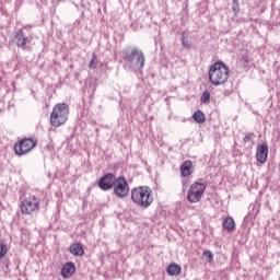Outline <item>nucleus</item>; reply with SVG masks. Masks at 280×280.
<instances>
[{"label":"nucleus","instance_id":"obj_1","mask_svg":"<svg viewBox=\"0 0 280 280\" xmlns=\"http://www.w3.org/2000/svg\"><path fill=\"white\" fill-rule=\"evenodd\" d=\"M229 67L222 61H218L209 69V80L214 86H220L229 80Z\"/></svg>","mask_w":280,"mask_h":280},{"label":"nucleus","instance_id":"obj_2","mask_svg":"<svg viewBox=\"0 0 280 280\" xmlns=\"http://www.w3.org/2000/svg\"><path fill=\"white\" fill-rule=\"evenodd\" d=\"M67 119H69V105L67 103L56 104L50 114V125L54 128H60L67 124Z\"/></svg>","mask_w":280,"mask_h":280},{"label":"nucleus","instance_id":"obj_3","mask_svg":"<svg viewBox=\"0 0 280 280\" xmlns=\"http://www.w3.org/2000/svg\"><path fill=\"white\" fill-rule=\"evenodd\" d=\"M22 215H34L40 211V199L34 195L25 197L20 205Z\"/></svg>","mask_w":280,"mask_h":280},{"label":"nucleus","instance_id":"obj_4","mask_svg":"<svg viewBox=\"0 0 280 280\" xmlns=\"http://www.w3.org/2000/svg\"><path fill=\"white\" fill-rule=\"evenodd\" d=\"M207 189V182L205 179H198L194 184H191L188 192L187 199L188 202H200L202 200V196H205V190Z\"/></svg>","mask_w":280,"mask_h":280},{"label":"nucleus","instance_id":"obj_5","mask_svg":"<svg viewBox=\"0 0 280 280\" xmlns=\"http://www.w3.org/2000/svg\"><path fill=\"white\" fill-rule=\"evenodd\" d=\"M37 144H38V141L32 138H24L19 140L14 144V152L18 156H23L28 152H32V150H34V148H36Z\"/></svg>","mask_w":280,"mask_h":280},{"label":"nucleus","instance_id":"obj_6","mask_svg":"<svg viewBox=\"0 0 280 280\" xmlns=\"http://www.w3.org/2000/svg\"><path fill=\"white\" fill-rule=\"evenodd\" d=\"M125 60L130 65L133 71L141 70V52L137 48H127L125 50Z\"/></svg>","mask_w":280,"mask_h":280},{"label":"nucleus","instance_id":"obj_7","mask_svg":"<svg viewBox=\"0 0 280 280\" xmlns=\"http://www.w3.org/2000/svg\"><path fill=\"white\" fill-rule=\"evenodd\" d=\"M114 194L117 198H126L128 196L130 188L128 187V182L124 177H117L114 184Z\"/></svg>","mask_w":280,"mask_h":280},{"label":"nucleus","instance_id":"obj_8","mask_svg":"<svg viewBox=\"0 0 280 280\" xmlns=\"http://www.w3.org/2000/svg\"><path fill=\"white\" fill-rule=\"evenodd\" d=\"M13 43H15L16 47H20L24 51H30V49H32L30 46H27L32 43V38L25 36L23 30L15 32Z\"/></svg>","mask_w":280,"mask_h":280},{"label":"nucleus","instance_id":"obj_9","mask_svg":"<svg viewBox=\"0 0 280 280\" xmlns=\"http://www.w3.org/2000/svg\"><path fill=\"white\" fill-rule=\"evenodd\" d=\"M117 182V177L113 173H106L101 179L98 180V187L102 191H108L115 187V183Z\"/></svg>","mask_w":280,"mask_h":280},{"label":"nucleus","instance_id":"obj_10","mask_svg":"<svg viewBox=\"0 0 280 280\" xmlns=\"http://www.w3.org/2000/svg\"><path fill=\"white\" fill-rule=\"evenodd\" d=\"M154 202V198L152 197V189L148 186L141 187V207L148 209L149 206Z\"/></svg>","mask_w":280,"mask_h":280},{"label":"nucleus","instance_id":"obj_11","mask_svg":"<svg viewBox=\"0 0 280 280\" xmlns=\"http://www.w3.org/2000/svg\"><path fill=\"white\" fill-rule=\"evenodd\" d=\"M256 159L258 163H261L262 165L268 161V144L264 143L257 148Z\"/></svg>","mask_w":280,"mask_h":280},{"label":"nucleus","instance_id":"obj_12","mask_svg":"<svg viewBox=\"0 0 280 280\" xmlns=\"http://www.w3.org/2000/svg\"><path fill=\"white\" fill-rule=\"evenodd\" d=\"M73 272H75V264L73 262H67L61 268V277L63 279H69V277L73 276Z\"/></svg>","mask_w":280,"mask_h":280},{"label":"nucleus","instance_id":"obj_13","mask_svg":"<svg viewBox=\"0 0 280 280\" xmlns=\"http://www.w3.org/2000/svg\"><path fill=\"white\" fill-rule=\"evenodd\" d=\"M194 167V163L190 160L185 161L180 165V174L184 178H187V176H191L194 174V171L191 168Z\"/></svg>","mask_w":280,"mask_h":280},{"label":"nucleus","instance_id":"obj_14","mask_svg":"<svg viewBox=\"0 0 280 280\" xmlns=\"http://www.w3.org/2000/svg\"><path fill=\"white\" fill-rule=\"evenodd\" d=\"M70 253L74 255V257H82V255H84V247H82V244L73 243L70 245Z\"/></svg>","mask_w":280,"mask_h":280},{"label":"nucleus","instance_id":"obj_15","mask_svg":"<svg viewBox=\"0 0 280 280\" xmlns=\"http://www.w3.org/2000/svg\"><path fill=\"white\" fill-rule=\"evenodd\" d=\"M131 200L135 202V205L141 207V186L131 190Z\"/></svg>","mask_w":280,"mask_h":280},{"label":"nucleus","instance_id":"obj_16","mask_svg":"<svg viewBox=\"0 0 280 280\" xmlns=\"http://www.w3.org/2000/svg\"><path fill=\"white\" fill-rule=\"evenodd\" d=\"M180 266L179 265H176V264H171L168 267H167V273L171 276V277H178V275H180Z\"/></svg>","mask_w":280,"mask_h":280},{"label":"nucleus","instance_id":"obj_17","mask_svg":"<svg viewBox=\"0 0 280 280\" xmlns=\"http://www.w3.org/2000/svg\"><path fill=\"white\" fill-rule=\"evenodd\" d=\"M223 226L226 231H235V220L232 217H228L223 220Z\"/></svg>","mask_w":280,"mask_h":280},{"label":"nucleus","instance_id":"obj_18","mask_svg":"<svg viewBox=\"0 0 280 280\" xmlns=\"http://www.w3.org/2000/svg\"><path fill=\"white\" fill-rule=\"evenodd\" d=\"M192 119L197 121V124H205L207 121V117L205 116V113L202 110H197L192 115Z\"/></svg>","mask_w":280,"mask_h":280},{"label":"nucleus","instance_id":"obj_19","mask_svg":"<svg viewBox=\"0 0 280 280\" xmlns=\"http://www.w3.org/2000/svg\"><path fill=\"white\" fill-rule=\"evenodd\" d=\"M182 45L183 47H185V49H190L191 48V44L189 43V35L182 33Z\"/></svg>","mask_w":280,"mask_h":280},{"label":"nucleus","instance_id":"obj_20","mask_svg":"<svg viewBox=\"0 0 280 280\" xmlns=\"http://www.w3.org/2000/svg\"><path fill=\"white\" fill-rule=\"evenodd\" d=\"M241 62H242V67H244V69H248V67H250V59H248V54L242 55Z\"/></svg>","mask_w":280,"mask_h":280},{"label":"nucleus","instance_id":"obj_21","mask_svg":"<svg viewBox=\"0 0 280 280\" xmlns=\"http://www.w3.org/2000/svg\"><path fill=\"white\" fill-rule=\"evenodd\" d=\"M97 54H95V52H93L92 54V58H91V60H90V62H89V68L90 69H97Z\"/></svg>","mask_w":280,"mask_h":280},{"label":"nucleus","instance_id":"obj_22","mask_svg":"<svg viewBox=\"0 0 280 280\" xmlns=\"http://www.w3.org/2000/svg\"><path fill=\"white\" fill-rule=\"evenodd\" d=\"M201 102L202 104H209L211 102V93H209V91L202 93Z\"/></svg>","mask_w":280,"mask_h":280},{"label":"nucleus","instance_id":"obj_23","mask_svg":"<svg viewBox=\"0 0 280 280\" xmlns=\"http://www.w3.org/2000/svg\"><path fill=\"white\" fill-rule=\"evenodd\" d=\"M232 10H233L234 14H237V12H240V1L238 0H233Z\"/></svg>","mask_w":280,"mask_h":280},{"label":"nucleus","instance_id":"obj_24","mask_svg":"<svg viewBox=\"0 0 280 280\" xmlns=\"http://www.w3.org/2000/svg\"><path fill=\"white\" fill-rule=\"evenodd\" d=\"M203 255L208 264H211V261H213V253H211L210 250H206L203 252Z\"/></svg>","mask_w":280,"mask_h":280},{"label":"nucleus","instance_id":"obj_25","mask_svg":"<svg viewBox=\"0 0 280 280\" xmlns=\"http://www.w3.org/2000/svg\"><path fill=\"white\" fill-rule=\"evenodd\" d=\"M8 253V247L3 244H0V259H3Z\"/></svg>","mask_w":280,"mask_h":280},{"label":"nucleus","instance_id":"obj_26","mask_svg":"<svg viewBox=\"0 0 280 280\" xmlns=\"http://www.w3.org/2000/svg\"><path fill=\"white\" fill-rule=\"evenodd\" d=\"M253 137H255V133L248 132V133L243 138V142H244V143H248V141H253Z\"/></svg>","mask_w":280,"mask_h":280},{"label":"nucleus","instance_id":"obj_27","mask_svg":"<svg viewBox=\"0 0 280 280\" xmlns=\"http://www.w3.org/2000/svg\"><path fill=\"white\" fill-rule=\"evenodd\" d=\"M141 67H143V59H142V62H141Z\"/></svg>","mask_w":280,"mask_h":280}]
</instances>
